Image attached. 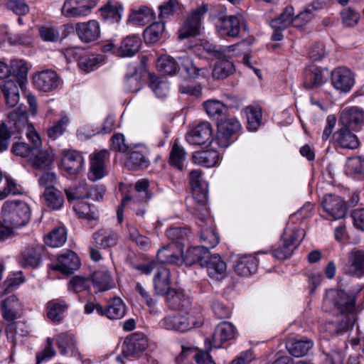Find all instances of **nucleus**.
I'll list each match as a JSON object with an SVG mask.
<instances>
[{"mask_svg":"<svg viewBox=\"0 0 364 364\" xmlns=\"http://www.w3.org/2000/svg\"><path fill=\"white\" fill-rule=\"evenodd\" d=\"M355 298L341 289H330L326 291L322 309L336 316H341L339 323L326 322L323 329L331 335L341 334L352 328L356 320Z\"/></svg>","mask_w":364,"mask_h":364,"instance_id":"obj_1","label":"nucleus"},{"mask_svg":"<svg viewBox=\"0 0 364 364\" xmlns=\"http://www.w3.org/2000/svg\"><path fill=\"white\" fill-rule=\"evenodd\" d=\"M248 46L249 43L246 41L225 47H217L209 43H204L199 46V47H203L208 53L212 54L215 58L220 59V60L216 63L212 72L214 78L224 79L232 74L235 71V68L233 63L228 59L239 56L242 54L244 55L242 59L244 64L252 68L255 74L260 77V70L252 68L250 64V55L247 53Z\"/></svg>","mask_w":364,"mask_h":364,"instance_id":"obj_2","label":"nucleus"},{"mask_svg":"<svg viewBox=\"0 0 364 364\" xmlns=\"http://www.w3.org/2000/svg\"><path fill=\"white\" fill-rule=\"evenodd\" d=\"M24 129L28 139L33 144L31 154L27 160L28 163L38 171L49 169L55 159L53 151L41 147L40 136L32 124H26Z\"/></svg>","mask_w":364,"mask_h":364,"instance_id":"obj_3","label":"nucleus"},{"mask_svg":"<svg viewBox=\"0 0 364 364\" xmlns=\"http://www.w3.org/2000/svg\"><path fill=\"white\" fill-rule=\"evenodd\" d=\"M203 317L197 311L191 310L190 311L168 315L164 317L159 323L161 328L178 332H186L194 328H198L203 324Z\"/></svg>","mask_w":364,"mask_h":364,"instance_id":"obj_4","label":"nucleus"},{"mask_svg":"<svg viewBox=\"0 0 364 364\" xmlns=\"http://www.w3.org/2000/svg\"><path fill=\"white\" fill-rule=\"evenodd\" d=\"M305 237L304 229L289 224L282 235V243L272 251L273 257L279 259H286L293 253Z\"/></svg>","mask_w":364,"mask_h":364,"instance_id":"obj_5","label":"nucleus"},{"mask_svg":"<svg viewBox=\"0 0 364 364\" xmlns=\"http://www.w3.org/2000/svg\"><path fill=\"white\" fill-rule=\"evenodd\" d=\"M1 216L6 224L18 228L25 225L29 221L31 210L25 202L7 201L2 207Z\"/></svg>","mask_w":364,"mask_h":364,"instance_id":"obj_6","label":"nucleus"},{"mask_svg":"<svg viewBox=\"0 0 364 364\" xmlns=\"http://www.w3.org/2000/svg\"><path fill=\"white\" fill-rule=\"evenodd\" d=\"M150 183L147 179L142 178L137 181L134 185V193L132 196H125L122 200L121 207L117 209V216L119 223L123 221V208L126 205H129L131 208H134V205L137 201L139 203H146L152 197V193L149 188Z\"/></svg>","mask_w":364,"mask_h":364,"instance_id":"obj_7","label":"nucleus"},{"mask_svg":"<svg viewBox=\"0 0 364 364\" xmlns=\"http://www.w3.org/2000/svg\"><path fill=\"white\" fill-rule=\"evenodd\" d=\"M190 183L193 190V197L198 203L196 210H202V215H208L206 202L208 199L207 184L203 180L202 171L199 169L193 170L189 175Z\"/></svg>","mask_w":364,"mask_h":364,"instance_id":"obj_8","label":"nucleus"},{"mask_svg":"<svg viewBox=\"0 0 364 364\" xmlns=\"http://www.w3.org/2000/svg\"><path fill=\"white\" fill-rule=\"evenodd\" d=\"M206 12L207 8L204 5L191 13L178 30V39L183 40L198 35L201 29L202 18Z\"/></svg>","mask_w":364,"mask_h":364,"instance_id":"obj_9","label":"nucleus"},{"mask_svg":"<svg viewBox=\"0 0 364 364\" xmlns=\"http://www.w3.org/2000/svg\"><path fill=\"white\" fill-rule=\"evenodd\" d=\"M241 129L240 122L234 117L221 120L218 124L216 144L221 148H227L233 141L232 136Z\"/></svg>","mask_w":364,"mask_h":364,"instance_id":"obj_10","label":"nucleus"},{"mask_svg":"<svg viewBox=\"0 0 364 364\" xmlns=\"http://www.w3.org/2000/svg\"><path fill=\"white\" fill-rule=\"evenodd\" d=\"M103 192V188H101L100 191L96 188H89L85 181L73 184L65 189L66 198L71 203L87 198L100 200L102 198Z\"/></svg>","mask_w":364,"mask_h":364,"instance_id":"obj_11","label":"nucleus"},{"mask_svg":"<svg viewBox=\"0 0 364 364\" xmlns=\"http://www.w3.org/2000/svg\"><path fill=\"white\" fill-rule=\"evenodd\" d=\"M237 334L236 327L229 321H223L218 323L215 328L211 338H207L210 348H220L223 345L235 338Z\"/></svg>","mask_w":364,"mask_h":364,"instance_id":"obj_12","label":"nucleus"},{"mask_svg":"<svg viewBox=\"0 0 364 364\" xmlns=\"http://www.w3.org/2000/svg\"><path fill=\"white\" fill-rule=\"evenodd\" d=\"M321 206L327 215V219L340 220L344 218L347 212V205L345 201L341 197L333 194L325 195L321 201Z\"/></svg>","mask_w":364,"mask_h":364,"instance_id":"obj_13","label":"nucleus"},{"mask_svg":"<svg viewBox=\"0 0 364 364\" xmlns=\"http://www.w3.org/2000/svg\"><path fill=\"white\" fill-rule=\"evenodd\" d=\"M95 6L94 0H66L62 7V14L70 18L85 17Z\"/></svg>","mask_w":364,"mask_h":364,"instance_id":"obj_14","label":"nucleus"},{"mask_svg":"<svg viewBox=\"0 0 364 364\" xmlns=\"http://www.w3.org/2000/svg\"><path fill=\"white\" fill-rule=\"evenodd\" d=\"M109 153L106 150L95 152L90 156V172L88 178L92 181L102 179L107 175V163Z\"/></svg>","mask_w":364,"mask_h":364,"instance_id":"obj_15","label":"nucleus"},{"mask_svg":"<svg viewBox=\"0 0 364 364\" xmlns=\"http://www.w3.org/2000/svg\"><path fill=\"white\" fill-rule=\"evenodd\" d=\"M33 82L38 90L50 92L60 85L61 80L56 72L52 70H46L36 73L33 76Z\"/></svg>","mask_w":364,"mask_h":364,"instance_id":"obj_16","label":"nucleus"},{"mask_svg":"<svg viewBox=\"0 0 364 364\" xmlns=\"http://www.w3.org/2000/svg\"><path fill=\"white\" fill-rule=\"evenodd\" d=\"M85 159L82 154L75 150H64L61 159L62 168L70 175L80 173L84 168Z\"/></svg>","mask_w":364,"mask_h":364,"instance_id":"obj_17","label":"nucleus"},{"mask_svg":"<svg viewBox=\"0 0 364 364\" xmlns=\"http://www.w3.org/2000/svg\"><path fill=\"white\" fill-rule=\"evenodd\" d=\"M202 213L201 210H196V214L198 218L202 222L206 221V228L200 225V242L203 244L201 246L206 247L208 251L209 249L215 247L218 244L219 237L212 228L213 221L209 216V213L208 212L207 216L203 215Z\"/></svg>","mask_w":364,"mask_h":364,"instance_id":"obj_18","label":"nucleus"},{"mask_svg":"<svg viewBox=\"0 0 364 364\" xmlns=\"http://www.w3.org/2000/svg\"><path fill=\"white\" fill-rule=\"evenodd\" d=\"M340 122L344 128L356 131L364 122V111L357 107H346L341 111Z\"/></svg>","mask_w":364,"mask_h":364,"instance_id":"obj_19","label":"nucleus"},{"mask_svg":"<svg viewBox=\"0 0 364 364\" xmlns=\"http://www.w3.org/2000/svg\"><path fill=\"white\" fill-rule=\"evenodd\" d=\"M212 127L208 122H201L186 134V141L191 145H203L212 139Z\"/></svg>","mask_w":364,"mask_h":364,"instance_id":"obj_20","label":"nucleus"},{"mask_svg":"<svg viewBox=\"0 0 364 364\" xmlns=\"http://www.w3.org/2000/svg\"><path fill=\"white\" fill-rule=\"evenodd\" d=\"M346 274L361 277L364 275V251L353 250L348 253V261L344 266Z\"/></svg>","mask_w":364,"mask_h":364,"instance_id":"obj_21","label":"nucleus"},{"mask_svg":"<svg viewBox=\"0 0 364 364\" xmlns=\"http://www.w3.org/2000/svg\"><path fill=\"white\" fill-rule=\"evenodd\" d=\"M77 255L73 251H66L60 255L56 262L51 265V269L63 274H71L80 267Z\"/></svg>","mask_w":364,"mask_h":364,"instance_id":"obj_22","label":"nucleus"},{"mask_svg":"<svg viewBox=\"0 0 364 364\" xmlns=\"http://www.w3.org/2000/svg\"><path fill=\"white\" fill-rule=\"evenodd\" d=\"M331 82L336 90L347 92L354 85V78L349 69L338 68L331 73Z\"/></svg>","mask_w":364,"mask_h":364,"instance_id":"obj_23","label":"nucleus"},{"mask_svg":"<svg viewBox=\"0 0 364 364\" xmlns=\"http://www.w3.org/2000/svg\"><path fill=\"white\" fill-rule=\"evenodd\" d=\"M242 21V16L238 15H231L220 18V23L217 26L218 33L221 36L236 37L238 36L240 30V23Z\"/></svg>","mask_w":364,"mask_h":364,"instance_id":"obj_24","label":"nucleus"},{"mask_svg":"<svg viewBox=\"0 0 364 364\" xmlns=\"http://www.w3.org/2000/svg\"><path fill=\"white\" fill-rule=\"evenodd\" d=\"M148 346L146 338L141 333H134L127 337L122 346L124 355L133 356L144 351Z\"/></svg>","mask_w":364,"mask_h":364,"instance_id":"obj_25","label":"nucleus"},{"mask_svg":"<svg viewBox=\"0 0 364 364\" xmlns=\"http://www.w3.org/2000/svg\"><path fill=\"white\" fill-rule=\"evenodd\" d=\"M183 245L171 242L157 252V258L162 263L181 264Z\"/></svg>","mask_w":364,"mask_h":364,"instance_id":"obj_26","label":"nucleus"},{"mask_svg":"<svg viewBox=\"0 0 364 364\" xmlns=\"http://www.w3.org/2000/svg\"><path fill=\"white\" fill-rule=\"evenodd\" d=\"M22 119L24 122H26L27 119L24 114H21L20 117L18 118L17 120H16L15 117L13 114H11L9 115V121L8 124H6L3 122L0 126V152L5 151L8 148L9 145V141L11 138V135L13 134L14 132L12 129V125L11 124H14V126L15 127V129L16 132H21V125H20V121ZM23 127L26 124H23Z\"/></svg>","mask_w":364,"mask_h":364,"instance_id":"obj_27","label":"nucleus"},{"mask_svg":"<svg viewBox=\"0 0 364 364\" xmlns=\"http://www.w3.org/2000/svg\"><path fill=\"white\" fill-rule=\"evenodd\" d=\"M153 283L156 294L161 296L166 294L172 289L170 270L164 265H159L156 268Z\"/></svg>","mask_w":364,"mask_h":364,"instance_id":"obj_28","label":"nucleus"},{"mask_svg":"<svg viewBox=\"0 0 364 364\" xmlns=\"http://www.w3.org/2000/svg\"><path fill=\"white\" fill-rule=\"evenodd\" d=\"M207 272L208 276L214 280L220 281L227 276V264L220 255H213L206 257Z\"/></svg>","mask_w":364,"mask_h":364,"instance_id":"obj_29","label":"nucleus"},{"mask_svg":"<svg viewBox=\"0 0 364 364\" xmlns=\"http://www.w3.org/2000/svg\"><path fill=\"white\" fill-rule=\"evenodd\" d=\"M75 31L80 40L86 43L97 40L100 33V24L95 20L77 23Z\"/></svg>","mask_w":364,"mask_h":364,"instance_id":"obj_30","label":"nucleus"},{"mask_svg":"<svg viewBox=\"0 0 364 364\" xmlns=\"http://www.w3.org/2000/svg\"><path fill=\"white\" fill-rule=\"evenodd\" d=\"M19 87V81L15 80H9L0 84V90L8 107H14L18 103Z\"/></svg>","mask_w":364,"mask_h":364,"instance_id":"obj_31","label":"nucleus"},{"mask_svg":"<svg viewBox=\"0 0 364 364\" xmlns=\"http://www.w3.org/2000/svg\"><path fill=\"white\" fill-rule=\"evenodd\" d=\"M128 156L125 165L129 170H138L146 168L149 165V160L146 159L148 149L145 146L140 147V149H136L128 150Z\"/></svg>","mask_w":364,"mask_h":364,"instance_id":"obj_32","label":"nucleus"},{"mask_svg":"<svg viewBox=\"0 0 364 364\" xmlns=\"http://www.w3.org/2000/svg\"><path fill=\"white\" fill-rule=\"evenodd\" d=\"M69 304L62 299H55L46 304V315L49 320L59 323L64 318Z\"/></svg>","mask_w":364,"mask_h":364,"instance_id":"obj_33","label":"nucleus"},{"mask_svg":"<svg viewBox=\"0 0 364 364\" xmlns=\"http://www.w3.org/2000/svg\"><path fill=\"white\" fill-rule=\"evenodd\" d=\"M166 295L169 308L183 312L189 311L191 301L181 290L172 289Z\"/></svg>","mask_w":364,"mask_h":364,"instance_id":"obj_34","label":"nucleus"},{"mask_svg":"<svg viewBox=\"0 0 364 364\" xmlns=\"http://www.w3.org/2000/svg\"><path fill=\"white\" fill-rule=\"evenodd\" d=\"M327 80L324 70L316 66H310L304 73V87L312 89L323 85Z\"/></svg>","mask_w":364,"mask_h":364,"instance_id":"obj_35","label":"nucleus"},{"mask_svg":"<svg viewBox=\"0 0 364 364\" xmlns=\"http://www.w3.org/2000/svg\"><path fill=\"white\" fill-rule=\"evenodd\" d=\"M91 282L98 291L109 290L114 286L112 277L106 268L95 271L92 275Z\"/></svg>","mask_w":364,"mask_h":364,"instance_id":"obj_36","label":"nucleus"},{"mask_svg":"<svg viewBox=\"0 0 364 364\" xmlns=\"http://www.w3.org/2000/svg\"><path fill=\"white\" fill-rule=\"evenodd\" d=\"M258 261L251 255L239 257L235 261V270L242 276H249L255 273L257 268Z\"/></svg>","mask_w":364,"mask_h":364,"instance_id":"obj_37","label":"nucleus"},{"mask_svg":"<svg viewBox=\"0 0 364 364\" xmlns=\"http://www.w3.org/2000/svg\"><path fill=\"white\" fill-rule=\"evenodd\" d=\"M192 160L196 164L210 168L218 164L220 154L213 149L195 151L193 154Z\"/></svg>","mask_w":364,"mask_h":364,"instance_id":"obj_38","label":"nucleus"},{"mask_svg":"<svg viewBox=\"0 0 364 364\" xmlns=\"http://www.w3.org/2000/svg\"><path fill=\"white\" fill-rule=\"evenodd\" d=\"M141 46V40L139 36H128L122 41L117 50V55L120 57L133 56L139 50Z\"/></svg>","mask_w":364,"mask_h":364,"instance_id":"obj_39","label":"nucleus"},{"mask_svg":"<svg viewBox=\"0 0 364 364\" xmlns=\"http://www.w3.org/2000/svg\"><path fill=\"white\" fill-rule=\"evenodd\" d=\"M209 251L204 246L191 247L186 250V253L182 251L181 264L185 263L186 265H192L196 262H200L203 264V260L208 257Z\"/></svg>","mask_w":364,"mask_h":364,"instance_id":"obj_40","label":"nucleus"},{"mask_svg":"<svg viewBox=\"0 0 364 364\" xmlns=\"http://www.w3.org/2000/svg\"><path fill=\"white\" fill-rule=\"evenodd\" d=\"M41 251L40 246L26 247L19 257V264L23 267H36L40 263Z\"/></svg>","mask_w":364,"mask_h":364,"instance_id":"obj_41","label":"nucleus"},{"mask_svg":"<svg viewBox=\"0 0 364 364\" xmlns=\"http://www.w3.org/2000/svg\"><path fill=\"white\" fill-rule=\"evenodd\" d=\"M126 310L127 307L122 299L115 296L109 299L107 307L104 308V316L112 320L121 319L125 316Z\"/></svg>","mask_w":364,"mask_h":364,"instance_id":"obj_42","label":"nucleus"},{"mask_svg":"<svg viewBox=\"0 0 364 364\" xmlns=\"http://www.w3.org/2000/svg\"><path fill=\"white\" fill-rule=\"evenodd\" d=\"M314 343L310 339L296 340L289 339L286 343L288 352L294 357H302L306 355L312 348Z\"/></svg>","mask_w":364,"mask_h":364,"instance_id":"obj_43","label":"nucleus"},{"mask_svg":"<svg viewBox=\"0 0 364 364\" xmlns=\"http://www.w3.org/2000/svg\"><path fill=\"white\" fill-rule=\"evenodd\" d=\"M242 114L247 119V127L250 131L255 132L262 123V109L257 105H250L242 110Z\"/></svg>","mask_w":364,"mask_h":364,"instance_id":"obj_44","label":"nucleus"},{"mask_svg":"<svg viewBox=\"0 0 364 364\" xmlns=\"http://www.w3.org/2000/svg\"><path fill=\"white\" fill-rule=\"evenodd\" d=\"M191 354H193V357L198 364H215L209 353L203 350L196 352L195 348L191 346L186 347L184 346H182L181 353L176 358V360L179 363Z\"/></svg>","mask_w":364,"mask_h":364,"instance_id":"obj_45","label":"nucleus"},{"mask_svg":"<svg viewBox=\"0 0 364 364\" xmlns=\"http://www.w3.org/2000/svg\"><path fill=\"white\" fill-rule=\"evenodd\" d=\"M179 69L184 70L187 75L192 78L198 77H207L209 76L210 71L206 68L200 69L193 63L192 60L187 55L179 58Z\"/></svg>","mask_w":364,"mask_h":364,"instance_id":"obj_46","label":"nucleus"},{"mask_svg":"<svg viewBox=\"0 0 364 364\" xmlns=\"http://www.w3.org/2000/svg\"><path fill=\"white\" fill-rule=\"evenodd\" d=\"M350 130L347 128H341L333 134V137L342 148L353 149L358 147V141L357 136Z\"/></svg>","mask_w":364,"mask_h":364,"instance_id":"obj_47","label":"nucleus"},{"mask_svg":"<svg viewBox=\"0 0 364 364\" xmlns=\"http://www.w3.org/2000/svg\"><path fill=\"white\" fill-rule=\"evenodd\" d=\"M73 209L80 218L87 223L95 221L98 219V213L96 208L86 202H76L73 205Z\"/></svg>","mask_w":364,"mask_h":364,"instance_id":"obj_48","label":"nucleus"},{"mask_svg":"<svg viewBox=\"0 0 364 364\" xmlns=\"http://www.w3.org/2000/svg\"><path fill=\"white\" fill-rule=\"evenodd\" d=\"M294 8L290 6H287L278 17L272 20L271 27L274 30H284L291 24L294 25Z\"/></svg>","mask_w":364,"mask_h":364,"instance_id":"obj_49","label":"nucleus"},{"mask_svg":"<svg viewBox=\"0 0 364 364\" xmlns=\"http://www.w3.org/2000/svg\"><path fill=\"white\" fill-rule=\"evenodd\" d=\"M95 247L108 248L114 246L117 242V235L110 230H100L93 235Z\"/></svg>","mask_w":364,"mask_h":364,"instance_id":"obj_50","label":"nucleus"},{"mask_svg":"<svg viewBox=\"0 0 364 364\" xmlns=\"http://www.w3.org/2000/svg\"><path fill=\"white\" fill-rule=\"evenodd\" d=\"M3 318L9 321L17 318L18 311L20 309V303L16 296H11L1 301Z\"/></svg>","mask_w":364,"mask_h":364,"instance_id":"obj_51","label":"nucleus"},{"mask_svg":"<svg viewBox=\"0 0 364 364\" xmlns=\"http://www.w3.org/2000/svg\"><path fill=\"white\" fill-rule=\"evenodd\" d=\"M203 107L209 117L217 120L225 116L228 111V107L217 100H208L204 102Z\"/></svg>","mask_w":364,"mask_h":364,"instance_id":"obj_52","label":"nucleus"},{"mask_svg":"<svg viewBox=\"0 0 364 364\" xmlns=\"http://www.w3.org/2000/svg\"><path fill=\"white\" fill-rule=\"evenodd\" d=\"M149 87L158 98H164L169 92V83L165 77L150 75Z\"/></svg>","mask_w":364,"mask_h":364,"instance_id":"obj_53","label":"nucleus"},{"mask_svg":"<svg viewBox=\"0 0 364 364\" xmlns=\"http://www.w3.org/2000/svg\"><path fill=\"white\" fill-rule=\"evenodd\" d=\"M10 74H13L18 77L19 81V86L23 89L24 83L27 79V73L28 67L26 61L21 59H14L10 63Z\"/></svg>","mask_w":364,"mask_h":364,"instance_id":"obj_54","label":"nucleus"},{"mask_svg":"<svg viewBox=\"0 0 364 364\" xmlns=\"http://www.w3.org/2000/svg\"><path fill=\"white\" fill-rule=\"evenodd\" d=\"M165 26L163 22H156L151 24L144 31V41L147 43H156L163 37Z\"/></svg>","mask_w":364,"mask_h":364,"instance_id":"obj_55","label":"nucleus"},{"mask_svg":"<svg viewBox=\"0 0 364 364\" xmlns=\"http://www.w3.org/2000/svg\"><path fill=\"white\" fill-rule=\"evenodd\" d=\"M43 196L47 206L52 210H58L63 205V195L57 188L45 190Z\"/></svg>","mask_w":364,"mask_h":364,"instance_id":"obj_56","label":"nucleus"},{"mask_svg":"<svg viewBox=\"0 0 364 364\" xmlns=\"http://www.w3.org/2000/svg\"><path fill=\"white\" fill-rule=\"evenodd\" d=\"M123 8L117 3L109 1L106 5L102 7L99 11L101 16L105 19H110L112 22L118 23L122 18Z\"/></svg>","mask_w":364,"mask_h":364,"instance_id":"obj_57","label":"nucleus"},{"mask_svg":"<svg viewBox=\"0 0 364 364\" xmlns=\"http://www.w3.org/2000/svg\"><path fill=\"white\" fill-rule=\"evenodd\" d=\"M154 17V14L151 9L141 6L130 14L129 21L134 24L144 25L152 21Z\"/></svg>","mask_w":364,"mask_h":364,"instance_id":"obj_58","label":"nucleus"},{"mask_svg":"<svg viewBox=\"0 0 364 364\" xmlns=\"http://www.w3.org/2000/svg\"><path fill=\"white\" fill-rule=\"evenodd\" d=\"M44 240L48 246L51 247H60L66 242V230L63 227L55 228L46 236Z\"/></svg>","mask_w":364,"mask_h":364,"instance_id":"obj_59","label":"nucleus"},{"mask_svg":"<svg viewBox=\"0 0 364 364\" xmlns=\"http://www.w3.org/2000/svg\"><path fill=\"white\" fill-rule=\"evenodd\" d=\"M58 347L63 355L70 353L73 355L75 350V340L73 334L63 333L60 334L57 338Z\"/></svg>","mask_w":364,"mask_h":364,"instance_id":"obj_60","label":"nucleus"},{"mask_svg":"<svg viewBox=\"0 0 364 364\" xmlns=\"http://www.w3.org/2000/svg\"><path fill=\"white\" fill-rule=\"evenodd\" d=\"M70 123V118L68 115L63 114L59 120L56 121L47 129V135L51 140H55L62 136L65 132L67 126Z\"/></svg>","mask_w":364,"mask_h":364,"instance_id":"obj_61","label":"nucleus"},{"mask_svg":"<svg viewBox=\"0 0 364 364\" xmlns=\"http://www.w3.org/2000/svg\"><path fill=\"white\" fill-rule=\"evenodd\" d=\"M346 173L353 177L364 175V159L353 156L348 159L345 168Z\"/></svg>","mask_w":364,"mask_h":364,"instance_id":"obj_62","label":"nucleus"},{"mask_svg":"<svg viewBox=\"0 0 364 364\" xmlns=\"http://www.w3.org/2000/svg\"><path fill=\"white\" fill-rule=\"evenodd\" d=\"M186 159V154L183 147L175 142L171 150L169 164L178 169L182 170Z\"/></svg>","mask_w":364,"mask_h":364,"instance_id":"obj_63","label":"nucleus"},{"mask_svg":"<svg viewBox=\"0 0 364 364\" xmlns=\"http://www.w3.org/2000/svg\"><path fill=\"white\" fill-rule=\"evenodd\" d=\"M158 70L164 74L173 75L178 70V64L175 60L169 55L161 56L156 63Z\"/></svg>","mask_w":364,"mask_h":364,"instance_id":"obj_64","label":"nucleus"}]
</instances>
